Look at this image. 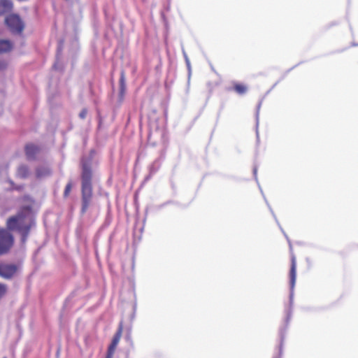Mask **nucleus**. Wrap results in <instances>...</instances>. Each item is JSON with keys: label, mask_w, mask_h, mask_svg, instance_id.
Returning <instances> with one entry per match:
<instances>
[{"label": "nucleus", "mask_w": 358, "mask_h": 358, "mask_svg": "<svg viewBox=\"0 0 358 358\" xmlns=\"http://www.w3.org/2000/svg\"><path fill=\"white\" fill-rule=\"evenodd\" d=\"M3 358H6V357H4Z\"/></svg>", "instance_id": "30"}, {"label": "nucleus", "mask_w": 358, "mask_h": 358, "mask_svg": "<svg viewBox=\"0 0 358 358\" xmlns=\"http://www.w3.org/2000/svg\"><path fill=\"white\" fill-rule=\"evenodd\" d=\"M34 224H31L30 225L24 227L22 231H20V232H18L20 235H21V242L22 243H26L27 238H28V236L29 235V232H30V230H31V227L34 225Z\"/></svg>", "instance_id": "17"}, {"label": "nucleus", "mask_w": 358, "mask_h": 358, "mask_svg": "<svg viewBox=\"0 0 358 358\" xmlns=\"http://www.w3.org/2000/svg\"><path fill=\"white\" fill-rule=\"evenodd\" d=\"M12 49V43L8 40L0 39V54L9 52Z\"/></svg>", "instance_id": "16"}, {"label": "nucleus", "mask_w": 358, "mask_h": 358, "mask_svg": "<svg viewBox=\"0 0 358 358\" xmlns=\"http://www.w3.org/2000/svg\"><path fill=\"white\" fill-rule=\"evenodd\" d=\"M87 110L86 108H83L79 113V117L81 119H85L87 116Z\"/></svg>", "instance_id": "24"}, {"label": "nucleus", "mask_w": 358, "mask_h": 358, "mask_svg": "<svg viewBox=\"0 0 358 358\" xmlns=\"http://www.w3.org/2000/svg\"><path fill=\"white\" fill-rule=\"evenodd\" d=\"M121 335H122V326H120L118 330L114 335V336L112 339V341H111L110 345L108 346L107 350L113 352H115V350L120 340Z\"/></svg>", "instance_id": "12"}, {"label": "nucleus", "mask_w": 358, "mask_h": 358, "mask_svg": "<svg viewBox=\"0 0 358 358\" xmlns=\"http://www.w3.org/2000/svg\"><path fill=\"white\" fill-rule=\"evenodd\" d=\"M14 243L12 234L5 229H0V255L6 254Z\"/></svg>", "instance_id": "4"}, {"label": "nucleus", "mask_w": 358, "mask_h": 358, "mask_svg": "<svg viewBox=\"0 0 358 358\" xmlns=\"http://www.w3.org/2000/svg\"><path fill=\"white\" fill-rule=\"evenodd\" d=\"M352 45L356 46L358 45V44L353 43Z\"/></svg>", "instance_id": "28"}, {"label": "nucleus", "mask_w": 358, "mask_h": 358, "mask_svg": "<svg viewBox=\"0 0 358 358\" xmlns=\"http://www.w3.org/2000/svg\"><path fill=\"white\" fill-rule=\"evenodd\" d=\"M114 352L107 350V354L106 358H113Z\"/></svg>", "instance_id": "26"}, {"label": "nucleus", "mask_w": 358, "mask_h": 358, "mask_svg": "<svg viewBox=\"0 0 358 358\" xmlns=\"http://www.w3.org/2000/svg\"><path fill=\"white\" fill-rule=\"evenodd\" d=\"M165 158L164 151H161L160 155L149 166V174L145 178V181L149 180L160 169Z\"/></svg>", "instance_id": "8"}, {"label": "nucleus", "mask_w": 358, "mask_h": 358, "mask_svg": "<svg viewBox=\"0 0 358 358\" xmlns=\"http://www.w3.org/2000/svg\"><path fill=\"white\" fill-rule=\"evenodd\" d=\"M262 103V100H261L257 106L256 109V113H255V120H256V135L257 138H259V131H258V126H259V110L260 108Z\"/></svg>", "instance_id": "18"}, {"label": "nucleus", "mask_w": 358, "mask_h": 358, "mask_svg": "<svg viewBox=\"0 0 358 358\" xmlns=\"http://www.w3.org/2000/svg\"><path fill=\"white\" fill-rule=\"evenodd\" d=\"M182 55L184 56V59L185 60V63H186L187 67L188 69L189 73H190V71H191L190 62H189L188 56H187L186 52L185 51V50H182Z\"/></svg>", "instance_id": "21"}, {"label": "nucleus", "mask_w": 358, "mask_h": 358, "mask_svg": "<svg viewBox=\"0 0 358 358\" xmlns=\"http://www.w3.org/2000/svg\"><path fill=\"white\" fill-rule=\"evenodd\" d=\"M296 257L294 255L291 257V268L289 271V286L290 293L289 297V307L285 310L286 317L284 320V324L279 329V355L273 358H281L283 351V345L286 337L287 331L292 316V307L294 303V289L296 283Z\"/></svg>", "instance_id": "1"}, {"label": "nucleus", "mask_w": 358, "mask_h": 358, "mask_svg": "<svg viewBox=\"0 0 358 358\" xmlns=\"http://www.w3.org/2000/svg\"><path fill=\"white\" fill-rule=\"evenodd\" d=\"M63 43H64V41L62 40H60L58 43L57 49L56 62L53 65V68L55 70L60 69V68L59 67V57H60V55L62 52Z\"/></svg>", "instance_id": "15"}, {"label": "nucleus", "mask_w": 358, "mask_h": 358, "mask_svg": "<svg viewBox=\"0 0 358 358\" xmlns=\"http://www.w3.org/2000/svg\"><path fill=\"white\" fill-rule=\"evenodd\" d=\"M8 182L10 184L12 189L20 190L22 188V186L15 185L14 182L11 180H8Z\"/></svg>", "instance_id": "25"}, {"label": "nucleus", "mask_w": 358, "mask_h": 358, "mask_svg": "<svg viewBox=\"0 0 358 358\" xmlns=\"http://www.w3.org/2000/svg\"><path fill=\"white\" fill-rule=\"evenodd\" d=\"M6 24L13 33L20 34L24 29V24L20 16L16 14L10 15L6 18Z\"/></svg>", "instance_id": "5"}, {"label": "nucleus", "mask_w": 358, "mask_h": 358, "mask_svg": "<svg viewBox=\"0 0 358 358\" xmlns=\"http://www.w3.org/2000/svg\"><path fill=\"white\" fill-rule=\"evenodd\" d=\"M253 175H254L255 180H256V182L257 183V185L259 187V190L261 192V194H262V196L264 197V201H265V202H266V205H267V206H268L271 213L272 214L273 218L275 219V220L277 224L278 225L280 231H282V233L285 236V238L287 239V242L289 243V249L292 250V244H291V241H290L289 237L287 236V234L285 232L284 229L282 228L281 225L280 224V223H279V222H278V219L276 217L275 214L274 213L272 208L271 207L270 204L268 203V201H267V199H266V196H265V195H264V194L263 192V190H262V187H261V186H260V185L259 183L258 178H257V166H255L254 168H253Z\"/></svg>", "instance_id": "6"}, {"label": "nucleus", "mask_w": 358, "mask_h": 358, "mask_svg": "<svg viewBox=\"0 0 358 358\" xmlns=\"http://www.w3.org/2000/svg\"><path fill=\"white\" fill-rule=\"evenodd\" d=\"M126 92V80L124 72L123 71H121L120 78V90L118 94L119 103H121L124 97V94Z\"/></svg>", "instance_id": "10"}, {"label": "nucleus", "mask_w": 358, "mask_h": 358, "mask_svg": "<svg viewBox=\"0 0 358 358\" xmlns=\"http://www.w3.org/2000/svg\"><path fill=\"white\" fill-rule=\"evenodd\" d=\"M19 268V265L16 264H0V277L6 280L12 279Z\"/></svg>", "instance_id": "7"}, {"label": "nucleus", "mask_w": 358, "mask_h": 358, "mask_svg": "<svg viewBox=\"0 0 358 358\" xmlns=\"http://www.w3.org/2000/svg\"><path fill=\"white\" fill-rule=\"evenodd\" d=\"M51 173L52 171L48 166H39L36 169V177L38 179L50 176Z\"/></svg>", "instance_id": "11"}, {"label": "nucleus", "mask_w": 358, "mask_h": 358, "mask_svg": "<svg viewBox=\"0 0 358 358\" xmlns=\"http://www.w3.org/2000/svg\"><path fill=\"white\" fill-rule=\"evenodd\" d=\"M234 90L238 94H244L247 92V87L241 84H236L234 87Z\"/></svg>", "instance_id": "19"}, {"label": "nucleus", "mask_w": 358, "mask_h": 358, "mask_svg": "<svg viewBox=\"0 0 358 358\" xmlns=\"http://www.w3.org/2000/svg\"><path fill=\"white\" fill-rule=\"evenodd\" d=\"M73 48H77V47H78V40H77V38H75L73 40Z\"/></svg>", "instance_id": "27"}, {"label": "nucleus", "mask_w": 358, "mask_h": 358, "mask_svg": "<svg viewBox=\"0 0 358 358\" xmlns=\"http://www.w3.org/2000/svg\"><path fill=\"white\" fill-rule=\"evenodd\" d=\"M7 292V286L0 283V299L6 294Z\"/></svg>", "instance_id": "23"}, {"label": "nucleus", "mask_w": 358, "mask_h": 358, "mask_svg": "<svg viewBox=\"0 0 358 358\" xmlns=\"http://www.w3.org/2000/svg\"><path fill=\"white\" fill-rule=\"evenodd\" d=\"M29 175V169L27 165L22 164L19 166L17 170L16 176L17 177L25 179L27 178Z\"/></svg>", "instance_id": "14"}, {"label": "nucleus", "mask_w": 358, "mask_h": 358, "mask_svg": "<svg viewBox=\"0 0 358 358\" xmlns=\"http://www.w3.org/2000/svg\"><path fill=\"white\" fill-rule=\"evenodd\" d=\"M81 215H84L92 202V172L91 163L84 158L81 160Z\"/></svg>", "instance_id": "2"}, {"label": "nucleus", "mask_w": 358, "mask_h": 358, "mask_svg": "<svg viewBox=\"0 0 358 358\" xmlns=\"http://www.w3.org/2000/svg\"><path fill=\"white\" fill-rule=\"evenodd\" d=\"M27 209L28 210H30V207H27Z\"/></svg>", "instance_id": "29"}, {"label": "nucleus", "mask_w": 358, "mask_h": 358, "mask_svg": "<svg viewBox=\"0 0 358 358\" xmlns=\"http://www.w3.org/2000/svg\"><path fill=\"white\" fill-rule=\"evenodd\" d=\"M8 67V62L5 59H0V73L3 72Z\"/></svg>", "instance_id": "22"}, {"label": "nucleus", "mask_w": 358, "mask_h": 358, "mask_svg": "<svg viewBox=\"0 0 358 358\" xmlns=\"http://www.w3.org/2000/svg\"><path fill=\"white\" fill-rule=\"evenodd\" d=\"M71 189H72V182H71V181H69L65 187V189L64 192V197H67L69 196Z\"/></svg>", "instance_id": "20"}, {"label": "nucleus", "mask_w": 358, "mask_h": 358, "mask_svg": "<svg viewBox=\"0 0 358 358\" xmlns=\"http://www.w3.org/2000/svg\"><path fill=\"white\" fill-rule=\"evenodd\" d=\"M13 8L10 0H0V15L10 11Z\"/></svg>", "instance_id": "13"}, {"label": "nucleus", "mask_w": 358, "mask_h": 358, "mask_svg": "<svg viewBox=\"0 0 358 358\" xmlns=\"http://www.w3.org/2000/svg\"><path fill=\"white\" fill-rule=\"evenodd\" d=\"M27 159L29 161L34 160L39 152V148L34 144L29 143L24 148Z\"/></svg>", "instance_id": "9"}, {"label": "nucleus", "mask_w": 358, "mask_h": 358, "mask_svg": "<svg viewBox=\"0 0 358 358\" xmlns=\"http://www.w3.org/2000/svg\"><path fill=\"white\" fill-rule=\"evenodd\" d=\"M34 224V221L31 216H27L24 212H19L17 215L8 218L6 221V229L8 231H17L20 232L24 227Z\"/></svg>", "instance_id": "3"}]
</instances>
